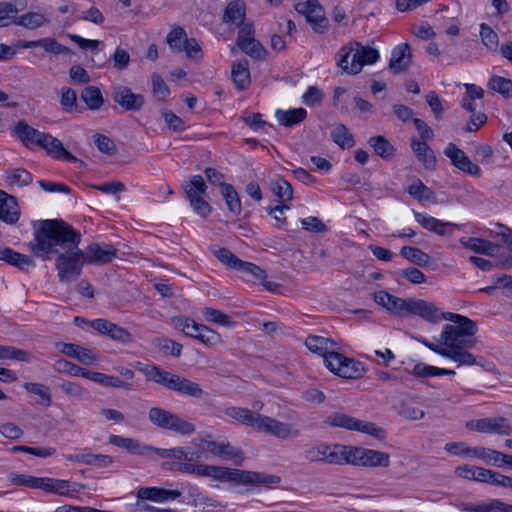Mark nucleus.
Here are the masks:
<instances>
[{"label":"nucleus","instance_id":"nucleus-1","mask_svg":"<svg viewBox=\"0 0 512 512\" xmlns=\"http://www.w3.org/2000/svg\"><path fill=\"white\" fill-rule=\"evenodd\" d=\"M444 320L452 322L443 326L440 334V344L432 343L425 338H417L431 351L448 358L458 366H471L476 364V357L471 354V349L476 344L475 334L477 324L470 318L452 312H447Z\"/></svg>","mask_w":512,"mask_h":512},{"label":"nucleus","instance_id":"nucleus-2","mask_svg":"<svg viewBox=\"0 0 512 512\" xmlns=\"http://www.w3.org/2000/svg\"><path fill=\"white\" fill-rule=\"evenodd\" d=\"M80 242V232L70 224L62 219H46L34 226V237L28 247L35 256L45 259L52 253L76 249Z\"/></svg>","mask_w":512,"mask_h":512},{"label":"nucleus","instance_id":"nucleus-3","mask_svg":"<svg viewBox=\"0 0 512 512\" xmlns=\"http://www.w3.org/2000/svg\"><path fill=\"white\" fill-rule=\"evenodd\" d=\"M181 468L182 473L195 474L201 477H210L222 482H233L244 485L271 486L281 481L280 477L276 475L215 465L184 463Z\"/></svg>","mask_w":512,"mask_h":512},{"label":"nucleus","instance_id":"nucleus-4","mask_svg":"<svg viewBox=\"0 0 512 512\" xmlns=\"http://www.w3.org/2000/svg\"><path fill=\"white\" fill-rule=\"evenodd\" d=\"M224 414L242 425L253 427L280 440L298 438L301 434L300 430L290 423L253 413L247 408L230 406L224 409Z\"/></svg>","mask_w":512,"mask_h":512},{"label":"nucleus","instance_id":"nucleus-5","mask_svg":"<svg viewBox=\"0 0 512 512\" xmlns=\"http://www.w3.org/2000/svg\"><path fill=\"white\" fill-rule=\"evenodd\" d=\"M137 369L145 376L147 381L157 383L169 390L177 392L178 394L193 398H202L205 394L204 390L198 383L163 370L157 365L151 364L141 366L140 363H138Z\"/></svg>","mask_w":512,"mask_h":512},{"label":"nucleus","instance_id":"nucleus-6","mask_svg":"<svg viewBox=\"0 0 512 512\" xmlns=\"http://www.w3.org/2000/svg\"><path fill=\"white\" fill-rule=\"evenodd\" d=\"M85 264L83 251L76 249L66 250L57 254L55 267L61 283H71L82 273Z\"/></svg>","mask_w":512,"mask_h":512},{"label":"nucleus","instance_id":"nucleus-7","mask_svg":"<svg viewBox=\"0 0 512 512\" xmlns=\"http://www.w3.org/2000/svg\"><path fill=\"white\" fill-rule=\"evenodd\" d=\"M149 421L156 427L173 431L180 435H191L195 432V425L178 414L160 407H152L148 412Z\"/></svg>","mask_w":512,"mask_h":512},{"label":"nucleus","instance_id":"nucleus-8","mask_svg":"<svg viewBox=\"0 0 512 512\" xmlns=\"http://www.w3.org/2000/svg\"><path fill=\"white\" fill-rule=\"evenodd\" d=\"M345 463L364 467H383L390 465V455L383 451L362 447L346 446Z\"/></svg>","mask_w":512,"mask_h":512},{"label":"nucleus","instance_id":"nucleus-9","mask_svg":"<svg viewBox=\"0 0 512 512\" xmlns=\"http://www.w3.org/2000/svg\"><path fill=\"white\" fill-rule=\"evenodd\" d=\"M325 424L369 434L376 438L384 437V430L372 422L358 420L347 414L336 412L325 419Z\"/></svg>","mask_w":512,"mask_h":512},{"label":"nucleus","instance_id":"nucleus-10","mask_svg":"<svg viewBox=\"0 0 512 512\" xmlns=\"http://www.w3.org/2000/svg\"><path fill=\"white\" fill-rule=\"evenodd\" d=\"M326 367L334 374L346 379H358L365 373L361 362L338 352L328 355Z\"/></svg>","mask_w":512,"mask_h":512},{"label":"nucleus","instance_id":"nucleus-11","mask_svg":"<svg viewBox=\"0 0 512 512\" xmlns=\"http://www.w3.org/2000/svg\"><path fill=\"white\" fill-rule=\"evenodd\" d=\"M346 446L319 444L308 447L304 451V457L309 462H325L332 465L345 464Z\"/></svg>","mask_w":512,"mask_h":512},{"label":"nucleus","instance_id":"nucleus-12","mask_svg":"<svg viewBox=\"0 0 512 512\" xmlns=\"http://www.w3.org/2000/svg\"><path fill=\"white\" fill-rule=\"evenodd\" d=\"M466 427L480 433H495L501 435H508L511 430L509 420L502 417L470 420L466 423Z\"/></svg>","mask_w":512,"mask_h":512},{"label":"nucleus","instance_id":"nucleus-13","mask_svg":"<svg viewBox=\"0 0 512 512\" xmlns=\"http://www.w3.org/2000/svg\"><path fill=\"white\" fill-rule=\"evenodd\" d=\"M444 155L448 157L451 164L464 173L480 176L481 169L474 164L463 150L458 148L454 143H449L444 149Z\"/></svg>","mask_w":512,"mask_h":512},{"label":"nucleus","instance_id":"nucleus-14","mask_svg":"<svg viewBox=\"0 0 512 512\" xmlns=\"http://www.w3.org/2000/svg\"><path fill=\"white\" fill-rule=\"evenodd\" d=\"M91 327L98 333L106 335L114 341H118L123 344H130L133 342V336L128 330L106 319L99 318L93 320L91 322Z\"/></svg>","mask_w":512,"mask_h":512},{"label":"nucleus","instance_id":"nucleus-15","mask_svg":"<svg viewBox=\"0 0 512 512\" xmlns=\"http://www.w3.org/2000/svg\"><path fill=\"white\" fill-rule=\"evenodd\" d=\"M85 262L95 265H105L117 256V249L111 244L92 243L83 251Z\"/></svg>","mask_w":512,"mask_h":512},{"label":"nucleus","instance_id":"nucleus-16","mask_svg":"<svg viewBox=\"0 0 512 512\" xmlns=\"http://www.w3.org/2000/svg\"><path fill=\"white\" fill-rule=\"evenodd\" d=\"M409 315H417L424 320L437 324L444 320L447 312H442L435 303L423 299L412 298Z\"/></svg>","mask_w":512,"mask_h":512},{"label":"nucleus","instance_id":"nucleus-17","mask_svg":"<svg viewBox=\"0 0 512 512\" xmlns=\"http://www.w3.org/2000/svg\"><path fill=\"white\" fill-rule=\"evenodd\" d=\"M374 301L395 315L406 316L409 315L412 298H399L382 290L374 294Z\"/></svg>","mask_w":512,"mask_h":512},{"label":"nucleus","instance_id":"nucleus-18","mask_svg":"<svg viewBox=\"0 0 512 512\" xmlns=\"http://www.w3.org/2000/svg\"><path fill=\"white\" fill-rule=\"evenodd\" d=\"M113 100L127 111L140 110L145 102L142 94H135L126 86L118 85L113 88Z\"/></svg>","mask_w":512,"mask_h":512},{"label":"nucleus","instance_id":"nucleus-19","mask_svg":"<svg viewBox=\"0 0 512 512\" xmlns=\"http://www.w3.org/2000/svg\"><path fill=\"white\" fill-rule=\"evenodd\" d=\"M415 220L426 230H429L439 236L451 235L454 229H459L458 224L444 222L425 213L414 211Z\"/></svg>","mask_w":512,"mask_h":512},{"label":"nucleus","instance_id":"nucleus-20","mask_svg":"<svg viewBox=\"0 0 512 512\" xmlns=\"http://www.w3.org/2000/svg\"><path fill=\"white\" fill-rule=\"evenodd\" d=\"M39 147L44 149L47 154L54 159L66 160L69 162H80L81 164L83 163L68 152L58 138L53 137L48 133H45Z\"/></svg>","mask_w":512,"mask_h":512},{"label":"nucleus","instance_id":"nucleus-21","mask_svg":"<svg viewBox=\"0 0 512 512\" xmlns=\"http://www.w3.org/2000/svg\"><path fill=\"white\" fill-rule=\"evenodd\" d=\"M356 50L352 56V68L350 69L353 75L361 72L364 65L374 64L379 59V53L375 48L364 46L356 42Z\"/></svg>","mask_w":512,"mask_h":512},{"label":"nucleus","instance_id":"nucleus-22","mask_svg":"<svg viewBox=\"0 0 512 512\" xmlns=\"http://www.w3.org/2000/svg\"><path fill=\"white\" fill-rule=\"evenodd\" d=\"M412 61V53L408 43L397 45L391 53L389 68L392 72L398 74L405 72Z\"/></svg>","mask_w":512,"mask_h":512},{"label":"nucleus","instance_id":"nucleus-23","mask_svg":"<svg viewBox=\"0 0 512 512\" xmlns=\"http://www.w3.org/2000/svg\"><path fill=\"white\" fill-rule=\"evenodd\" d=\"M305 346L313 353H316L324 358L325 365L327 364L328 355L336 353L334 350L337 347V343L330 339L322 336L309 335L305 339Z\"/></svg>","mask_w":512,"mask_h":512},{"label":"nucleus","instance_id":"nucleus-24","mask_svg":"<svg viewBox=\"0 0 512 512\" xmlns=\"http://www.w3.org/2000/svg\"><path fill=\"white\" fill-rule=\"evenodd\" d=\"M20 211L15 197L0 190V220L7 224H14L18 221Z\"/></svg>","mask_w":512,"mask_h":512},{"label":"nucleus","instance_id":"nucleus-25","mask_svg":"<svg viewBox=\"0 0 512 512\" xmlns=\"http://www.w3.org/2000/svg\"><path fill=\"white\" fill-rule=\"evenodd\" d=\"M181 496L179 490H168L158 487H142L137 491V498L163 503L168 500H175Z\"/></svg>","mask_w":512,"mask_h":512},{"label":"nucleus","instance_id":"nucleus-26","mask_svg":"<svg viewBox=\"0 0 512 512\" xmlns=\"http://www.w3.org/2000/svg\"><path fill=\"white\" fill-rule=\"evenodd\" d=\"M14 132L27 148H32L33 146L39 147L45 135L44 132L31 127L23 120L16 124Z\"/></svg>","mask_w":512,"mask_h":512},{"label":"nucleus","instance_id":"nucleus-27","mask_svg":"<svg viewBox=\"0 0 512 512\" xmlns=\"http://www.w3.org/2000/svg\"><path fill=\"white\" fill-rule=\"evenodd\" d=\"M411 148L417 158V160L422 163L425 169L427 170H435L437 166V158L434 151L430 148V146L424 142L417 139H413L411 142Z\"/></svg>","mask_w":512,"mask_h":512},{"label":"nucleus","instance_id":"nucleus-28","mask_svg":"<svg viewBox=\"0 0 512 512\" xmlns=\"http://www.w3.org/2000/svg\"><path fill=\"white\" fill-rule=\"evenodd\" d=\"M0 260L26 272L35 266V262L30 256L21 254L9 247H0Z\"/></svg>","mask_w":512,"mask_h":512},{"label":"nucleus","instance_id":"nucleus-29","mask_svg":"<svg viewBox=\"0 0 512 512\" xmlns=\"http://www.w3.org/2000/svg\"><path fill=\"white\" fill-rule=\"evenodd\" d=\"M109 443L137 455H147L149 450L152 449V446L142 444L137 439L119 435H111Z\"/></svg>","mask_w":512,"mask_h":512},{"label":"nucleus","instance_id":"nucleus-30","mask_svg":"<svg viewBox=\"0 0 512 512\" xmlns=\"http://www.w3.org/2000/svg\"><path fill=\"white\" fill-rule=\"evenodd\" d=\"M13 23L29 30H35L50 23L48 17L39 12H27L20 16H15Z\"/></svg>","mask_w":512,"mask_h":512},{"label":"nucleus","instance_id":"nucleus-31","mask_svg":"<svg viewBox=\"0 0 512 512\" xmlns=\"http://www.w3.org/2000/svg\"><path fill=\"white\" fill-rule=\"evenodd\" d=\"M270 189L277 197L279 204H286L293 199L292 185L280 175L271 179Z\"/></svg>","mask_w":512,"mask_h":512},{"label":"nucleus","instance_id":"nucleus-32","mask_svg":"<svg viewBox=\"0 0 512 512\" xmlns=\"http://www.w3.org/2000/svg\"><path fill=\"white\" fill-rule=\"evenodd\" d=\"M206 449L213 455L228 460H236L237 458H243L242 451L240 449L234 448L229 443H218L216 441H208L206 443Z\"/></svg>","mask_w":512,"mask_h":512},{"label":"nucleus","instance_id":"nucleus-33","mask_svg":"<svg viewBox=\"0 0 512 512\" xmlns=\"http://www.w3.org/2000/svg\"><path fill=\"white\" fill-rule=\"evenodd\" d=\"M277 121L285 126L292 127L301 123L307 117V111L304 108H294L289 110L278 109L275 112Z\"/></svg>","mask_w":512,"mask_h":512},{"label":"nucleus","instance_id":"nucleus-34","mask_svg":"<svg viewBox=\"0 0 512 512\" xmlns=\"http://www.w3.org/2000/svg\"><path fill=\"white\" fill-rule=\"evenodd\" d=\"M246 15V5L241 0L231 1L223 15V22L227 24H240L244 22Z\"/></svg>","mask_w":512,"mask_h":512},{"label":"nucleus","instance_id":"nucleus-35","mask_svg":"<svg viewBox=\"0 0 512 512\" xmlns=\"http://www.w3.org/2000/svg\"><path fill=\"white\" fill-rule=\"evenodd\" d=\"M232 79L238 90H245L251 83L247 61H239L232 66Z\"/></svg>","mask_w":512,"mask_h":512},{"label":"nucleus","instance_id":"nucleus-36","mask_svg":"<svg viewBox=\"0 0 512 512\" xmlns=\"http://www.w3.org/2000/svg\"><path fill=\"white\" fill-rule=\"evenodd\" d=\"M39 489H43L46 492L60 496H67L70 494V482L63 479L41 477Z\"/></svg>","mask_w":512,"mask_h":512},{"label":"nucleus","instance_id":"nucleus-37","mask_svg":"<svg viewBox=\"0 0 512 512\" xmlns=\"http://www.w3.org/2000/svg\"><path fill=\"white\" fill-rule=\"evenodd\" d=\"M220 189L221 195L223 196L229 211L235 216L240 215L242 211V205L235 188L231 184L220 183Z\"/></svg>","mask_w":512,"mask_h":512},{"label":"nucleus","instance_id":"nucleus-38","mask_svg":"<svg viewBox=\"0 0 512 512\" xmlns=\"http://www.w3.org/2000/svg\"><path fill=\"white\" fill-rule=\"evenodd\" d=\"M331 138L342 149H350L355 145L353 135L348 128L341 123L335 124L331 131Z\"/></svg>","mask_w":512,"mask_h":512},{"label":"nucleus","instance_id":"nucleus-39","mask_svg":"<svg viewBox=\"0 0 512 512\" xmlns=\"http://www.w3.org/2000/svg\"><path fill=\"white\" fill-rule=\"evenodd\" d=\"M32 359L33 354L27 350L14 346L0 345V360H15L29 363Z\"/></svg>","mask_w":512,"mask_h":512},{"label":"nucleus","instance_id":"nucleus-40","mask_svg":"<svg viewBox=\"0 0 512 512\" xmlns=\"http://www.w3.org/2000/svg\"><path fill=\"white\" fill-rule=\"evenodd\" d=\"M461 244L476 253H482L486 255H493L498 251L497 245L475 237L468 238L467 240L462 239Z\"/></svg>","mask_w":512,"mask_h":512},{"label":"nucleus","instance_id":"nucleus-41","mask_svg":"<svg viewBox=\"0 0 512 512\" xmlns=\"http://www.w3.org/2000/svg\"><path fill=\"white\" fill-rule=\"evenodd\" d=\"M206 190L207 186L201 175H194L189 183L184 186L185 195L189 202L203 196Z\"/></svg>","mask_w":512,"mask_h":512},{"label":"nucleus","instance_id":"nucleus-42","mask_svg":"<svg viewBox=\"0 0 512 512\" xmlns=\"http://www.w3.org/2000/svg\"><path fill=\"white\" fill-rule=\"evenodd\" d=\"M407 192L418 202L431 201L435 198L434 192L420 179H415L407 188Z\"/></svg>","mask_w":512,"mask_h":512},{"label":"nucleus","instance_id":"nucleus-43","mask_svg":"<svg viewBox=\"0 0 512 512\" xmlns=\"http://www.w3.org/2000/svg\"><path fill=\"white\" fill-rule=\"evenodd\" d=\"M375 153L383 159H390L395 155L394 146L383 136H374L369 140Z\"/></svg>","mask_w":512,"mask_h":512},{"label":"nucleus","instance_id":"nucleus-44","mask_svg":"<svg viewBox=\"0 0 512 512\" xmlns=\"http://www.w3.org/2000/svg\"><path fill=\"white\" fill-rule=\"evenodd\" d=\"M89 380H92L102 386L106 387H114V388H123V389H130L131 385L119 377L107 375L100 372H92L90 374Z\"/></svg>","mask_w":512,"mask_h":512},{"label":"nucleus","instance_id":"nucleus-45","mask_svg":"<svg viewBox=\"0 0 512 512\" xmlns=\"http://www.w3.org/2000/svg\"><path fill=\"white\" fill-rule=\"evenodd\" d=\"M54 369L60 373H66L72 376H79L86 379H89L91 374V371L64 359L57 360L54 364Z\"/></svg>","mask_w":512,"mask_h":512},{"label":"nucleus","instance_id":"nucleus-46","mask_svg":"<svg viewBox=\"0 0 512 512\" xmlns=\"http://www.w3.org/2000/svg\"><path fill=\"white\" fill-rule=\"evenodd\" d=\"M313 30L322 33L328 26V19L324 15L322 6L318 3L306 17Z\"/></svg>","mask_w":512,"mask_h":512},{"label":"nucleus","instance_id":"nucleus-47","mask_svg":"<svg viewBox=\"0 0 512 512\" xmlns=\"http://www.w3.org/2000/svg\"><path fill=\"white\" fill-rule=\"evenodd\" d=\"M174 325L178 330H181L186 336L197 338L203 324H199L194 320L187 317H177L173 319Z\"/></svg>","mask_w":512,"mask_h":512},{"label":"nucleus","instance_id":"nucleus-48","mask_svg":"<svg viewBox=\"0 0 512 512\" xmlns=\"http://www.w3.org/2000/svg\"><path fill=\"white\" fill-rule=\"evenodd\" d=\"M400 254L408 261L419 266H426L430 261V256L416 247L404 246L401 248Z\"/></svg>","mask_w":512,"mask_h":512},{"label":"nucleus","instance_id":"nucleus-49","mask_svg":"<svg viewBox=\"0 0 512 512\" xmlns=\"http://www.w3.org/2000/svg\"><path fill=\"white\" fill-rule=\"evenodd\" d=\"M211 252L221 263L235 270H238L243 262L227 248H211Z\"/></svg>","mask_w":512,"mask_h":512},{"label":"nucleus","instance_id":"nucleus-50","mask_svg":"<svg viewBox=\"0 0 512 512\" xmlns=\"http://www.w3.org/2000/svg\"><path fill=\"white\" fill-rule=\"evenodd\" d=\"M81 99L92 110L99 109L104 102L100 90L95 86L86 87L81 93Z\"/></svg>","mask_w":512,"mask_h":512},{"label":"nucleus","instance_id":"nucleus-51","mask_svg":"<svg viewBox=\"0 0 512 512\" xmlns=\"http://www.w3.org/2000/svg\"><path fill=\"white\" fill-rule=\"evenodd\" d=\"M187 39L185 30L182 27H176L168 33L166 42L175 52H183V46H185Z\"/></svg>","mask_w":512,"mask_h":512},{"label":"nucleus","instance_id":"nucleus-52","mask_svg":"<svg viewBox=\"0 0 512 512\" xmlns=\"http://www.w3.org/2000/svg\"><path fill=\"white\" fill-rule=\"evenodd\" d=\"M489 89L501 94L505 98L510 97L512 91V81L501 76H492L488 82Z\"/></svg>","mask_w":512,"mask_h":512},{"label":"nucleus","instance_id":"nucleus-53","mask_svg":"<svg viewBox=\"0 0 512 512\" xmlns=\"http://www.w3.org/2000/svg\"><path fill=\"white\" fill-rule=\"evenodd\" d=\"M202 315L207 322L219 324L225 327H229L232 324V321L228 315L215 308H204Z\"/></svg>","mask_w":512,"mask_h":512},{"label":"nucleus","instance_id":"nucleus-54","mask_svg":"<svg viewBox=\"0 0 512 512\" xmlns=\"http://www.w3.org/2000/svg\"><path fill=\"white\" fill-rule=\"evenodd\" d=\"M241 118L253 130H267L273 128L272 124L262 119V114L260 113H251L245 111Z\"/></svg>","mask_w":512,"mask_h":512},{"label":"nucleus","instance_id":"nucleus-55","mask_svg":"<svg viewBox=\"0 0 512 512\" xmlns=\"http://www.w3.org/2000/svg\"><path fill=\"white\" fill-rule=\"evenodd\" d=\"M24 388L26 391L33 393L40 397L41 403L50 406L52 403L51 392L48 387L41 383H25Z\"/></svg>","mask_w":512,"mask_h":512},{"label":"nucleus","instance_id":"nucleus-56","mask_svg":"<svg viewBox=\"0 0 512 512\" xmlns=\"http://www.w3.org/2000/svg\"><path fill=\"white\" fill-rule=\"evenodd\" d=\"M480 37L482 40V43L490 50H496L498 47L499 39L496 32L493 31V29L485 24L482 23L480 25Z\"/></svg>","mask_w":512,"mask_h":512},{"label":"nucleus","instance_id":"nucleus-57","mask_svg":"<svg viewBox=\"0 0 512 512\" xmlns=\"http://www.w3.org/2000/svg\"><path fill=\"white\" fill-rule=\"evenodd\" d=\"M201 343L206 346H217L222 343V338L219 333L210 329L208 326L203 325L197 338Z\"/></svg>","mask_w":512,"mask_h":512},{"label":"nucleus","instance_id":"nucleus-58","mask_svg":"<svg viewBox=\"0 0 512 512\" xmlns=\"http://www.w3.org/2000/svg\"><path fill=\"white\" fill-rule=\"evenodd\" d=\"M353 51V45L348 44L341 47V49L336 54L337 66L340 67L343 70V72H346L347 74L351 75H353V73L350 70L352 68V62L349 64L348 58L350 57Z\"/></svg>","mask_w":512,"mask_h":512},{"label":"nucleus","instance_id":"nucleus-59","mask_svg":"<svg viewBox=\"0 0 512 512\" xmlns=\"http://www.w3.org/2000/svg\"><path fill=\"white\" fill-rule=\"evenodd\" d=\"M151 80L153 95L159 101H164L170 94L169 87L167 86L163 78L158 74H153Z\"/></svg>","mask_w":512,"mask_h":512},{"label":"nucleus","instance_id":"nucleus-60","mask_svg":"<svg viewBox=\"0 0 512 512\" xmlns=\"http://www.w3.org/2000/svg\"><path fill=\"white\" fill-rule=\"evenodd\" d=\"M7 178L13 184L26 186L32 183L33 177L30 172L23 168H15L8 172Z\"/></svg>","mask_w":512,"mask_h":512},{"label":"nucleus","instance_id":"nucleus-61","mask_svg":"<svg viewBox=\"0 0 512 512\" xmlns=\"http://www.w3.org/2000/svg\"><path fill=\"white\" fill-rule=\"evenodd\" d=\"M39 47H42L46 52L55 55L68 54L70 52L68 47L58 43L56 39L50 37L41 38Z\"/></svg>","mask_w":512,"mask_h":512},{"label":"nucleus","instance_id":"nucleus-62","mask_svg":"<svg viewBox=\"0 0 512 512\" xmlns=\"http://www.w3.org/2000/svg\"><path fill=\"white\" fill-rule=\"evenodd\" d=\"M467 510L470 512H509V508L505 504L496 500L471 506Z\"/></svg>","mask_w":512,"mask_h":512},{"label":"nucleus","instance_id":"nucleus-63","mask_svg":"<svg viewBox=\"0 0 512 512\" xmlns=\"http://www.w3.org/2000/svg\"><path fill=\"white\" fill-rule=\"evenodd\" d=\"M18 9L10 2H0V27H6L10 22L13 23Z\"/></svg>","mask_w":512,"mask_h":512},{"label":"nucleus","instance_id":"nucleus-64","mask_svg":"<svg viewBox=\"0 0 512 512\" xmlns=\"http://www.w3.org/2000/svg\"><path fill=\"white\" fill-rule=\"evenodd\" d=\"M41 477H35L32 475L26 474H11L9 476V480L12 484L17 486H26L29 488H38L40 484Z\"/></svg>","mask_w":512,"mask_h":512}]
</instances>
